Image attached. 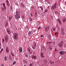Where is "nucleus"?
I'll use <instances>...</instances> for the list:
<instances>
[{"label": "nucleus", "instance_id": "1", "mask_svg": "<svg viewBox=\"0 0 66 66\" xmlns=\"http://www.w3.org/2000/svg\"><path fill=\"white\" fill-rule=\"evenodd\" d=\"M16 15L15 17L16 19L18 20V19L20 18V13L19 12L16 11L15 12Z\"/></svg>", "mask_w": 66, "mask_h": 66}, {"label": "nucleus", "instance_id": "2", "mask_svg": "<svg viewBox=\"0 0 66 66\" xmlns=\"http://www.w3.org/2000/svg\"><path fill=\"white\" fill-rule=\"evenodd\" d=\"M13 38L16 40L18 39V35L17 33H15L13 35Z\"/></svg>", "mask_w": 66, "mask_h": 66}, {"label": "nucleus", "instance_id": "3", "mask_svg": "<svg viewBox=\"0 0 66 66\" xmlns=\"http://www.w3.org/2000/svg\"><path fill=\"white\" fill-rule=\"evenodd\" d=\"M57 8V6H56V3H55L51 7V9L52 10H55Z\"/></svg>", "mask_w": 66, "mask_h": 66}, {"label": "nucleus", "instance_id": "4", "mask_svg": "<svg viewBox=\"0 0 66 66\" xmlns=\"http://www.w3.org/2000/svg\"><path fill=\"white\" fill-rule=\"evenodd\" d=\"M4 38L5 42L6 43H7L9 41V38L8 37V36H7V35L5 36L4 37Z\"/></svg>", "mask_w": 66, "mask_h": 66}, {"label": "nucleus", "instance_id": "5", "mask_svg": "<svg viewBox=\"0 0 66 66\" xmlns=\"http://www.w3.org/2000/svg\"><path fill=\"white\" fill-rule=\"evenodd\" d=\"M49 30V26H47L45 28V30L46 32H48Z\"/></svg>", "mask_w": 66, "mask_h": 66}, {"label": "nucleus", "instance_id": "6", "mask_svg": "<svg viewBox=\"0 0 66 66\" xmlns=\"http://www.w3.org/2000/svg\"><path fill=\"white\" fill-rule=\"evenodd\" d=\"M36 43H34V45H33L32 46V48L33 49H35V48H36Z\"/></svg>", "mask_w": 66, "mask_h": 66}, {"label": "nucleus", "instance_id": "7", "mask_svg": "<svg viewBox=\"0 0 66 66\" xmlns=\"http://www.w3.org/2000/svg\"><path fill=\"white\" fill-rule=\"evenodd\" d=\"M6 5H7L8 6H10V3H9V0H6Z\"/></svg>", "mask_w": 66, "mask_h": 66}, {"label": "nucleus", "instance_id": "8", "mask_svg": "<svg viewBox=\"0 0 66 66\" xmlns=\"http://www.w3.org/2000/svg\"><path fill=\"white\" fill-rule=\"evenodd\" d=\"M7 32H8V34H11V31L10 30V28L7 29Z\"/></svg>", "mask_w": 66, "mask_h": 66}, {"label": "nucleus", "instance_id": "9", "mask_svg": "<svg viewBox=\"0 0 66 66\" xmlns=\"http://www.w3.org/2000/svg\"><path fill=\"white\" fill-rule=\"evenodd\" d=\"M10 51V49L9 48L7 47H6V51L5 52L7 53H9V51Z\"/></svg>", "mask_w": 66, "mask_h": 66}, {"label": "nucleus", "instance_id": "10", "mask_svg": "<svg viewBox=\"0 0 66 66\" xmlns=\"http://www.w3.org/2000/svg\"><path fill=\"white\" fill-rule=\"evenodd\" d=\"M40 56H41L42 58H44L45 57V55L43 53H40Z\"/></svg>", "mask_w": 66, "mask_h": 66}, {"label": "nucleus", "instance_id": "11", "mask_svg": "<svg viewBox=\"0 0 66 66\" xmlns=\"http://www.w3.org/2000/svg\"><path fill=\"white\" fill-rule=\"evenodd\" d=\"M62 43H63V41H61V43H59L58 44V46H59L60 47H61V46L62 45Z\"/></svg>", "mask_w": 66, "mask_h": 66}, {"label": "nucleus", "instance_id": "12", "mask_svg": "<svg viewBox=\"0 0 66 66\" xmlns=\"http://www.w3.org/2000/svg\"><path fill=\"white\" fill-rule=\"evenodd\" d=\"M19 50L20 52H22V47H20L19 48Z\"/></svg>", "mask_w": 66, "mask_h": 66}, {"label": "nucleus", "instance_id": "13", "mask_svg": "<svg viewBox=\"0 0 66 66\" xmlns=\"http://www.w3.org/2000/svg\"><path fill=\"white\" fill-rule=\"evenodd\" d=\"M30 48L28 47V48L27 49L28 50V52H29V54H32V51H31L30 50Z\"/></svg>", "mask_w": 66, "mask_h": 66}, {"label": "nucleus", "instance_id": "14", "mask_svg": "<svg viewBox=\"0 0 66 66\" xmlns=\"http://www.w3.org/2000/svg\"><path fill=\"white\" fill-rule=\"evenodd\" d=\"M31 58L32 59H34V60H36V56L35 55H32L31 57Z\"/></svg>", "mask_w": 66, "mask_h": 66}, {"label": "nucleus", "instance_id": "15", "mask_svg": "<svg viewBox=\"0 0 66 66\" xmlns=\"http://www.w3.org/2000/svg\"><path fill=\"white\" fill-rule=\"evenodd\" d=\"M60 53L61 55H63L65 54V52L64 51H60Z\"/></svg>", "mask_w": 66, "mask_h": 66}, {"label": "nucleus", "instance_id": "16", "mask_svg": "<svg viewBox=\"0 0 66 66\" xmlns=\"http://www.w3.org/2000/svg\"><path fill=\"white\" fill-rule=\"evenodd\" d=\"M3 6L4 8L5 9V10H6V7H5V4L4 3H3Z\"/></svg>", "mask_w": 66, "mask_h": 66}, {"label": "nucleus", "instance_id": "17", "mask_svg": "<svg viewBox=\"0 0 66 66\" xmlns=\"http://www.w3.org/2000/svg\"><path fill=\"white\" fill-rule=\"evenodd\" d=\"M28 35L29 37H30V36L31 35V31H29L28 33Z\"/></svg>", "mask_w": 66, "mask_h": 66}, {"label": "nucleus", "instance_id": "18", "mask_svg": "<svg viewBox=\"0 0 66 66\" xmlns=\"http://www.w3.org/2000/svg\"><path fill=\"white\" fill-rule=\"evenodd\" d=\"M57 21L58 22H59V23H60V25L62 24V23H61V21L60 19H58L57 20Z\"/></svg>", "mask_w": 66, "mask_h": 66}, {"label": "nucleus", "instance_id": "19", "mask_svg": "<svg viewBox=\"0 0 66 66\" xmlns=\"http://www.w3.org/2000/svg\"><path fill=\"white\" fill-rule=\"evenodd\" d=\"M54 61L52 62L51 60L50 61V64H54Z\"/></svg>", "mask_w": 66, "mask_h": 66}, {"label": "nucleus", "instance_id": "20", "mask_svg": "<svg viewBox=\"0 0 66 66\" xmlns=\"http://www.w3.org/2000/svg\"><path fill=\"white\" fill-rule=\"evenodd\" d=\"M61 31L62 32H64V29L63 28H61Z\"/></svg>", "mask_w": 66, "mask_h": 66}, {"label": "nucleus", "instance_id": "21", "mask_svg": "<svg viewBox=\"0 0 66 66\" xmlns=\"http://www.w3.org/2000/svg\"><path fill=\"white\" fill-rule=\"evenodd\" d=\"M44 62L45 64H47V60H45L44 61Z\"/></svg>", "mask_w": 66, "mask_h": 66}, {"label": "nucleus", "instance_id": "22", "mask_svg": "<svg viewBox=\"0 0 66 66\" xmlns=\"http://www.w3.org/2000/svg\"><path fill=\"white\" fill-rule=\"evenodd\" d=\"M23 62H24V64H28V62L27 60H24L23 61Z\"/></svg>", "mask_w": 66, "mask_h": 66}, {"label": "nucleus", "instance_id": "23", "mask_svg": "<svg viewBox=\"0 0 66 66\" xmlns=\"http://www.w3.org/2000/svg\"><path fill=\"white\" fill-rule=\"evenodd\" d=\"M51 46L50 45L48 46V48L50 50H52V47H51Z\"/></svg>", "mask_w": 66, "mask_h": 66}, {"label": "nucleus", "instance_id": "24", "mask_svg": "<svg viewBox=\"0 0 66 66\" xmlns=\"http://www.w3.org/2000/svg\"><path fill=\"white\" fill-rule=\"evenodd\" d=\"M66 19L64 18L63 19L62 21L63 22H65V21H66Z\"/></svg>", "mask_w": 66, "mask_h": 66}, {"label": "nucleus", "instance_id": "25", "mask_svg": "<svg viewBox=\"0 0 66 66\" xmlns=\"http://www.w3.org/2000/svg\"><path fill=\"white\" fill-rule=\"evenodd\" d=\"M51 36L49 35L48 36V38L49 40H51Z\"/></svg>", "mask_w": 66, "mask_h": 66}, {"label": "nucleus", "instance_id": "26", "mask_svg": "<svg viewBox=\"0 0 66 66\" xmlns=\"http://www.w3.org/2000/svg\"><path fill=\"white\" fill-rule=\"evenodd\" d=\"M12 56H11V55H9V60H12Z\"/></svg>", "mask_w": 66, "mask_h": 66}, {"label": "nucleus", "instance_id": "27", "mask_svg": "<svg viewBox=\"0 0 66 66\" xmlns=\"http://www.w3.org/2000/svg\"><path fill=\"white\" fill-rule=\"evenodd\" d=\"M4 60L5 61H7V57H6V56H5L4 57Z\"/></svg>", "mask_w": 66, "mask_h": 66}, {"label": "nucleus", "instance_id": "28", "mask_svg": "<svg viewBox=\"0 0 66 66\" xmlns=\"http://www.w3.org/2000/svg\"><path fill=\"white\" fill-rule=\"evenodd\" d=\"M40 12H41V11H40H40H39V10L37 11V13H38L39 15H40Z\"/></svg>", "mask_w": 66, "mask_h": 66}, {"label": "nucleus", "instance_id": "29", "mask_svg": "<svg viewBox=\"0 0 66 66\" xmlns=\"http://www.w3.org/2000/svg\"><path fill=\"white\" fill-rule=\"evenodd\" d=\"M35 31H36V29H33L32 30V33H35Z\"/></svg>", "mask_w": 66, "mask_h": 66}, {"label": "nucleus", "instance_id": "30", "mask_svg": "<svg viewBox=\"0 0 66 66\" xmlns=\"http://www.w3.org/2000/svg\"><path fill=\"white\" fill-rule=\"evenodd\" d=\"M2 10L4 12V11H5V9H4V8H3V7L2 8Z\"/></svg>", "mask_w": 66, "mask_h": 66}, {"label": "nucleus", "instance_id": "31", "mask_svg": "<svg viewBox=\"0 0 66 66\" xmlns=\"http://www.w3.org/2000/svg\"><path fill=\"white\" fill-rule=\"evenodd\" d=\"M5 42V40H4V39L3 38L2 39V43H3L4 42Z\"/></svg>", "mask_w": 66, "mask_h": 66}, {"label": "nucleus", "instance_id": "32", "mask_svg": "<svg viewBox=\"0 0 66 66\" xmlns=\"http://www.w3.org/2000/svg\"><path fill=\"white\" fill-rule=\"evenodd\" d=\"M12 18V17H9V21H11V19Z\"/></svg>", "mask_w": 66, "mask_h": 66}, {"label": "nucleus", "instance_id": "33", "mask_svg": "<svg viewBox=\"0 0 66 66\" xmlns=\"http://www.w3.org/2000/svg\"><path fill=\"white\" fill-rule=\"evenodd\" d=\"M43 50H44L46 51V48H45V47H43Z\"/></svg>", "mask_w": 66, "mask_h": 66}, {"label": "nucleus", "instance_id": "34", "mask_svg": "<svg viewBox=\"0 0 66 66\" xmlns=\"http://www.w3.org/2000/svg\"><path fill=\"white\" fill-rule=\"evenodd\" d=\"M16 61H14V62L13 63V65H15V64H16Z\"/></svg>", "mask_w": 66, "mask_h": 66}, {"label": "nucleus", "instance_id": "35", "mask_svg": "<svg viewBox=\"0 0 66 66\" xmlns=\"http://www.w3.org/2000/svg\"><path fill=\"white\" fill-rule=\"evenodd\" d=\"M25 56L27 57H28V55L26 54H25Z\"/></svg>", "mask_w": 66, "mask_h": 66}, {"label": "nucleus", "instance_id": "36", "mask_svg": "<svg viewBox=\"0 0 66 66\" xmlns=\"http://www.w3.org/2000/svg\"><path fill=\"white\" fill-rule=\"evenodd\" d=\"M40 8H41L42 11H43V7H42V6H41Z\"/></svg>", "mask_w": 66, "mask_h": 66}, {"label": "nucleus", "instance_id": "37", "mask_svg": "<svg viewBox=\"0 0 66 66\" xmlns=\"http://www.w3.org/2000/svg\"><path fill=\"white\" fill-rule=\"evenodd\" d=\"M11 55H12L13 56H14V55L13 54V53H12V52H11Z\"/></svg>", "mask_w": 66, "mask_h": 66}, {"label": "nucleus", "instance_id": "38", "mask_svg": "<svg viewBox=\"0 0 66 66\" xmlns=\"http://www.w3.org/2000/svg\"><path fill=\"white\" fill-rule=\"evenodd\" d=\"M21 5L22 7H24V5H23V4H21Z\"/></svg>", "mask_w": 66, "mask_h": 66}, {"label": "nucleus", "instance_id": "39", "mask_svg": "<svg viewBox=\"0 0 66 66\" xmlns=\"http://www.w3.org/2000/svg\"><path fill=\"white\" fill-rule=\"evenodd\" d=\"M8 25V24L7 23H6L5 24V27H7V25Z\"/></svg>", "mask_w": 66, "mask_h": 66}, {"label": "nucleus", "instance_id": "40", "mask_svg": "<svg viewBox=\"0 0 66 66\" xmlns=\"http://www.w3.org/2000/svg\"><path fill=\"white\" fill-rule=\"evenodd\" d=\"M30 20L31 22L32 21V19L31 18H30Z\"/></svg>", "mask_w": 66, "mask_h": 66}, {"label": "nucleus", "instance_id": "41", "mask_svg": "<svg viewBox=\"0 0 66 66\" xmlns=\"http://www.w3.org/2000/svg\"><path fill=\"white\" fill-rule=\"evenodd\" d=\"M55 30H56L55 28H53V31H55Z\"/></svg>", "mask_w": 66, "mask_h": 66}, {"label": "nucleus", "instance_id": "42", "mask_svg": "<svg viewBox=\"0 0 66 66\" xmlns=\"http://www.w3.org/2000/svg\"><path fill=\"white\" fill-rule=\"evenodd\" d=\"M11 9V10H13V7H12V6H11L10 7Z\"/></svg>", "mask_w": 66, "mask_h": 66}, {"label": "nucleus", "instance_id": "43", "mask_svg": "<svg viewBox=\"0 0 66 66\" xmlns=\"http://www.w3.org/2000/svg\"><path fill=\"white\" fill-rule=\"evenodd\" d=\"M40 29H42V28L41 27H38V29H39V30Z\"/></svg>", "mask_w": 66, "mask_h": 66}, {"label": "nucleus", "instance_id": "44", "mask_svg": "<svg viewBox=\"0 0 66 66\" xmlns=\"http://www.w3.org/2000/svg\"><path fill=\"white\" fill-rule=\"evenodd\" d=\"M30 14L31 17H32V16H33V14H32V13H30Z\"/></svg>", "mask_w": 66, "mask_h": 66}, {"label": "nucleus", "instance_id": "45", "mask_svg": "<svg viewBox=\"0 0 66 66\" xmlns=\"http://www.w3.org/2000/svg\"><path fill=\"white\" fill-rule=\"evenodd\" d=\"M29 66H33L32 65V64L31 63H30L29 64Z\"/></svg>", "mask_w": 66, "mask_h": 66}, {"label": "nucleus", "instance_id": "46", "mask_svg": "<svg viewBox=\"0 0 66 66\" xmlns=\"http://www.w3.org/2000/svg\"><path fill=\"white\" fill-rule=\"evenodd\" d=\"M65 34V33L64 32H63L62 34V35H64Z\"/></svg>", "mask_w": 66, "mask_h": 66}, {"label": "nucleus", "instance_id": "47", "mask_svg": "<svg viewBox=\"0 0 66 66\" xmlns=\"http://www.w3.org/2000/svg\"><path fill=\"white\" fill-rule=\"evenodd\" d=\"M26 28H27V29H28V28H29V26H26Z\"/></svg>", "mask_w": 66, "mask_h": 66}, {"label": "nucleus", "instance_id": "48", "mask_svg": "<svg viewBox=\"0 0 66 66\" xmlns=\"http://www.w3.org/2000/svg\"><path fill=\"white\" fill-rule=\"evenodd\" d=\"M47 11H48V10H46L45 11V12H47Z\"/></svg>", "mask_w": 66, "mask_h": 66}, {"label": "nucleus", "instance_id": "49", "mask_svg": "<svg viewBox=\"0 0 66 66\" xmlns=\"http://www.w3.org/2000/svg\"><path fill=\"white\" fill-rule=\"evenodd\" d=\"M52 43V42H48L49 44H51Z\"/></svg>", "mask_w": 66, "mask_h": 66}, {"label": "nucleus", "instance_id": "50", "mask_svg": "<svg viewBox=\"0 0 66 66\" xmlns=\"http://www.w3.org/2000/svg\"><path fill=\"white\" fill-rule=\"evenodd\" d=\"M34 62H32V65H34Z\"/></svg>", "mask_w": 66, "mask_h": 66}, {"label": "nucleus", "instance_id": "51", "mask_svg": "<svg viewBox=\"0 0 66 66\" xmlns=\"http://www.w3.org/2000/svg\"><path fill=\"white\" fill-rule=\"evenodd\" d=\"M3 50V48H2L1 50V51H2Z\"/></svg>", "mask_w": 66, "mask_h": 66}, {"label": "nucleus", "instance_id": "52", "mask_svg": "<svg viewBox=\"0 0 66 66\" xmlns=\"http://www.w3.org/2000/svg\"><path fill=\"white\" fill-rule=\"evenodd\" d=\"M43 37V35H41L40 36V37L41 38H42V37Z\"/></svg>", "mask_w": 66, "mask_h": 66}, {"label": "nucleus", "instance_id": "53", "mask_svg": "<svg viewBox=\"0 0 66 66\" xmlns=\"http://www.w3.org/2000/svg\"><path fill=\"white\" fill-rule=\"evenodd\" d=\"M35 17H37V14H35Z\"/></svg>", "mask_w": 66, "mask_h": 66}, {"label": "nucleus", "instance_id": "54", "mask_svg": "<svg viewBox=\"0 0 66 66\" xmlns=\"http://www.w3.org/2000/svg\"><path fill=\"white\" fill-rule=\"evenodd\" d=\"M2 66H4V65H3L2 64Z\"/></svg>", "mask_w": 66, "mask_h": 66}, {"label": "nucleus", "instance_id": "55", "mask_svg": "<svg viewBox=\"0 0 66 66\" xmlns=\"http://www.w3.org/2000/svg\"><path fill=\"white\" fill-rule=\"evenodd\" d=\"M35 15H37V12H36V13H35Z\"/></svg>", "mask_w": 66, "mask_h": 66}, {"label": "nucleus", "instance_id": "56", "mask_svg": "<svg viewBox=\"0 0 66 66\" xmlns=\"http://www.w3.org/2000/svg\"><path fill=\"white\" fill-rule=\"evenodd\" d=\"M41 51H43V49L41 48Z\"/></svg>", "mask_w": 66, "mask_h": 66}, {"label": "nucleus", "instance_id": "57", "mask_svg": "<svg viewBox=\"0 0 66 66\" xmlns=\"http://www.w3.org/2000/svg\"><path fill=\"white\" fill-rule=\"evenodd\" d=\"M1 52H2V51L1 50V51H0V53H1Z\"/></svg>", "mask_w": 66, "mask_h": 66}, {"label": "nucleus", "instance_id": "58", "mask_svg": "<svg viewBox=\"0 0 66 66\" xmlns=\"http://www.w3.org/2000/svg\"><path fill=\"white\" fill-rule=\"evenodd\" d=\"M22 17H23V18L24 17V16H23Z\"/></svg>", "mask_w": 66, "mask_h": 66}, {"label": "nucleus", "instance_id": "59", "mask_svg": "<svg viewBox=\"0 0 66 66\" xmlns=\"http://www.w3.org/2000/svg\"><path fill=\"white\" fill-rule=\"evenodd\" d=\"M65 4L66 5V1L65 2Z\"/></svg>", "mask_w": 66, "mask_h": 66}, {"label": "nucleus", "instance_id": "60", "mask_svg": "<svg viewBox=\"0 0 66 66\" xmlns=\"http://www.w3.org/2000/svg\"><path fill=\"white\" fill-rule=\"evenodd\" d=\"M16 4V5H18V4Z\"/></svg>", "mask_w": 66, "mask_h": 66}, {"label": "nucleus", "instance_id": "61", "mask_svg": "<svg viewBox=\"0 0 66 66\" xmlns=\"http://www.w3.org/2000/svg\"><path fill=\"white\" fill-rule=\"evenodd\" d=\"M1 46V43H0V46Z\"/></svg>", "mask_w": 66, "mask_h": 66}, {"label": "nucleus", "instance_id": "62", "mask_svg": "<svg viewBox=\"0 0 66 66\" xmlns=\"http://www.w3.org/2000/svg\"><path fill=\"white\" fill-rule=\"evenodd\" d=\"M1 47H0V49H1Z\"/></svg>", "mask_w": 66, "mask_h": 66}, {"label": "nucleus", "instance_id": "63", "mask_svg": "<svg viewBox=\"0 0 66 66\" xmlns=\"http://www.w3.org/2000/svg\"><path fill=\"white\" fill-rule=\"evenodd\" d=\"M55 35H56V33H55Z\"/></svg>", "mask_w": 66, "mask_h": 66}, {"label": "nucleus", "instance_id": "64", "mask_svg": "<svg viewBox=\"0 0 66 66\" xmlns=\"http://www.w3.org/2000/svg\"><path fill=\"white\" fill-rule=\"evenodd\" d=\"M45 66H48V65H46Z\"/></svg>", "mask_w": 66, "mask_h": 66}]
</instances>
